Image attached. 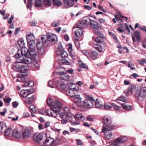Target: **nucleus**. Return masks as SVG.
Instances as JSON below:
<instances>
[{
    "mask_svg": "<svg viewBox=\"0 0 146 146\" xmlns=\"http://www.w3.org/2000/svg\"><path fill=\"white\" fill-rule=\"evenodd\" d=\"M47 104L51 108L46 110V114L48 116L56 117L61 110L62 105L61 102L58 101H54L50 98H47Z\"/></svg>",
    "mask_w": 146,
    "mask_h": 146,
    "instance_id": "1",
    "label": "nucleus"
},
{
    "mask_svg": "<svg viewBox=\"0 0 146 146\" xmlns=\"http://www.w3.org/2000/svg\"><path fill=\"white\" fill-rule=\"evenodd\" d=\"M45 35H43L41 37L42 41L39 40L37 41L36 46L37 48V52L38 54H42L44 51V47L46 44V38L44 37Z\"/></svg>",
    "mask_w": 146,
    "mask_h": 146,
    "instance_id": "2",
    "label": "nucleus"
},
{
    "mask_svg": "<svg viewBox=\"0 0 146 146\" xmlns=\"http://www.w3.org/2000/svg\"><path fill=\"white\" fill-rule=\"evenodd\" d=\"M104 124L106 125V127L103 126L102 132V133H105L106 131H111L114 129L116 126L112 124H111V120L109 118L104 117L103 118Z\"/></svg>",
    "mask_w": 146,
    "mask_h": 146,
    "instance_id": "3",
    "label": "nucleus"
},
{
    "mask_svg": "<svg viewBox=\"0 0 146 146\" xmlns=\"http://www.w3.org/2000/svg\"><path fill=\"white\" fill-rule=\"evenodd\" d=\"M46 133H41L39 134H35L33 136V139L34 141L36 143L38 142L41 145H44L46 146Z\"/></svg>",
    "mask_w": 146,
    "mask_h": 146,
    "instance_id": "4",
    "label": "nucleus"
},
{
    "mask_svg": "<svg viewBox=\"0 0 146 146\" xmlns=\"http://www.w3.org/2000/svg\"><path fill=\"white\" fill-rule=\"evenodd\" d=\"M85 98L86 100L81 102L80 105L82 106L85 108H91L93 106L95 100L92 97L88 95L85 96Z\"/></svg>",
    "mask_w": 146,
    "mask_h": 146,
    "instance_id": "5",
    "label": "nucleus"
},
{
    "mask_svg": "<svg viewBox=\"0 0 146 146\" xmlns=\"http://www.w3.org/2000/svg\"><path fill=\"white\" fill-rule=\"evenodd\" d=\"M46 36L47 40L48 41L52 42L54 44L57 43V38L56 35L51 33H46Z\"/></svg>",
    "mask_w": 146,
    "mask_h": 146,
    "instance_id": "6",
    "label": "nucleus"
},
{
    "mask_svg": "<svg viewBox=\"0 0 146 146\" xmlns=\"http://www.w3.org/2000/svg\"><path fill=\"white\" fill-rule=\"evenodd\" d=\"M23 56H22L19 57L18 58H17L18 63L29 64L32 62V61L30 58H28V57L24 58Z\"/></svg>",
    "mask_w": 146,
    "mask_h": 146,
    "instance_id": "7",
    "label": "nucleus"
},
{
    "mask_svg": "<svg viewBox=\"0 0 146 146\" xmlns=\"http://www.w3.org/2000/svg\"><path fill=\"white\" fill-rule=\"evenodd\" d=\"M29 52V57L28 58H30L32 60V59L35 60L38 58V55L36 54L35 48L30 49Z\"/></svg>",
    "mask_w": 146,
    "mask_h": 146,
    "instance_id": "8",
    "label": "nucleus"
},
{
    "mask_svg": "<svg viewBox=\"0 0 146 146\" xmlns=\"http://www.w3.org/2000/svg\"><path fill=\"white\" fill-rule=\"evenodd\" d=\"M135 89L136 87L135 85H131L129 87L127 90L126 92L124 90V93L127 96L131 95Z\"/></svg>",
    "mask_w": 146,
    "mask_h": 146,
    "instance_id": "9",
    "label": "nucleus"
},
{
    "mask_svg": "<svg viewBox=\"0 0 146 146\" xmlns=\"http://www.w3.org/2000/svg\"><path fill=\"white\" fill-rule=\"evenodd\" d=\"M89 25L90 27L93 29H99L101 26L100 24L96 21L94 20H91L90 21Z\"/></svg>",
    "mask_w": 146,
    "mask_h": 146,
    "instance_id": "10",
    "label": "nucleus"
},
{
    "mask_svg": "<svg viewBox=\"0 0 146 146\" xmlns=\"http://www.w3.org/2000/svg\"><path fill=\"white\" fill-rule=\"evenodd\" d=\"M29 50L25 47L21 48V50H19L18 52H20L21 55L23 56H24L25 57H29Z\"/></svg>",
    "mask_w": 146,
    "mask_h": 146,
    "instance_id": "11",
    "label": "nucleus"
},
{
    "mask_svg": "<svg viewBox=\"0 0 146 146\" xmlns=\"http://www.w3.org/2000/svg\"><path fill=\"white\" fill-rule=\"evenodd\" d=\"M132 37L133 41V42H136L135 38L137 40L139 41L140 40V32L139 31H136L134 33V34L132 35Z\"/></svg>",
    "mask_w": 146,
    "mask_h": 146,
    "instance_id": "12",
    "label": "nucleus"
},
{
    "mask_svg": "<svg viewBox=\"0 0 146 146\" xmlns=\"http://www.w3.org/2000/svg\"><path fill=\"white\" fill-rule=\"evenodd\" d=\"M85 54L86 55L87 57H90L91 59L93 60H96L97 58L98 53V52L95 51H93L91 53V54L89 55L87 52H86Z\"/></svg>",
    "mask_w": 146,
    "mask_h": 146,
    "instance_id": "13",
    "label": "nucleus"
},
{
    "mask_svg": "<svg viewBox=\"0 0 146 146\" xmlns=\"http://www.w3.org/2000/svg\"><path fill=\"white\" fill-rule=\"evenodd\" d=\"M58 114H59L62 119L61 121V123L62 124H64L67 122V116L65 114L63 113L62 112H61V110L58 111Z\"/></svg>",
    "mask_w": 146,
    "mask_h": 146,
    "instance_id": "14",
    "label": "nucleus"
},
{
    "mask_svg": "<svg viewBox=\"0 0 146 146\" xmlns=\"http://www.w3.org/2000/svg\"><path fill=\"white\" fill-rule=\"evenodd\" d=\"M59 74L60 75V78L64 80H68L70 78V76L66 72H59Z\"/></svg>",
    "mask_w": 146,
    "mask_h": 146,
    "instance_id": "15",
    "label": "nucleus"
},
{
    "mask_svg": "<svg viewBox=\"0 0 146 146\" xmlns=\"http://www.w3.org/2000/svg\"><path fill=\"white\" fill-rule=\"evenodd\" d=\"M61 112H62L68 117L70 116L71 114L70 111V108L68 107H65L62 109L61 108Z\"/></svg>",
    "mask_w": 146,
    "mask_h": 146,
    "instance_id": "16",
    "label": "nucleus"
},
{
    "mask_svg": "<svg viewBox=\"0 0 146 146\" xmlns=\"http://www.w3.org/2000/svg\"><path fill=\"white\" fill-rule=\"evenodd\" d=\"M54 139L49 137H47L46 135V146H53Z\"/></svg>",
    "mask_w": 146,
    "mask_h": 146,
    "instance_id": "17",
    "label": "nucleus"
},
{
    "mask_svg": "<svg viewBox=\"0 0 146 146\" xmlns=\"http://www.w3.org/2000/svg\"><path fill=\"white\" fill-rule=\"evenodd\" d=\"M92 39L97 43H101L103 42L104 40V38L102 36H99L95 38L92 37Z\"/></svg>",
    "mask_w": 146,
    "mask_h": 146,
    "instance_id": "18",
    "label": "nucleus"
},
{
    "mask_svg": "<svg viewBox=\"0 0 146 146\" xmlns=\"http://www.w3.org/2000/svg\"><path fill=\"white\" fill-rule=\"evenodd\" d=\"M21 133L17 129H15L13 131V136L18 139L21 137Z\"/></svg>",
    "mask_w": 146,
    "mask_h": 146,
    "instance_id": "19",
    "label": "nucleus"
},
{
    "mask_svg": "<svg viewBox=\"0 0 146 146\" xmlns=\"http://www.w3.org/2000/svg\"><path fill=\"white\" fill-rule=\"evenodd\" d=\"M127 138L126 137L122 136L117 138L115 140V142L117 143H121L126 141Z\"/></svg>",
    "mask_w": 146,
    "mask_h": 146,
    "instance_id": "20",
    "label": "nucleus"
},
{
    "mask_svg": "<svg viewBox=\"0 0 146 146\" xmlns=\"http://www.w3.org/2000/svg\"><path fill=\"white\" fill-rule=\"evenodd\" d=\"M140 97L142 100L143 98H145L146 97V87H144L140 90Z\"/></svg>",
    "mask_w": 146,
    "mask_h": 146,
    "instance_id": "21",
    "label": "nucleus"
},
{
    "mask_svg": "<svg viewBox=\"0 0 146 146\" xmlns=\"http://www.w3.org/2000/svg\"><path fill=\"white\" fill-rule=\"evenodd\" d=\"M27 76V75L26 74H18L17 76L18 78L16 79V81L24 82L25 81L24 78Z\"/></svg>",
    "mask_w": 146,
    "mask_h": 146,
    "instance_id": "22",
    "label": "nucleus"
},
{
    "mask_svg": "<svg viewBox=\"0 0 146 146\" xmlns=\"http://www.w3.org/2000/svg\"><path fill=\"white\" fill-rule=\"evenodd\" d=\"M7 129L6 124L3 122H0V132H4Z\"/></svg>",
    "mask_w": 146,
    "mask_h": 146,
    "instance_id": "23",
    "label": "nucleus"
},
{
    "mask_svg": "<svg viewBox=\"0 0 146 146\" xmlns=\"http://www.w3.org/2000/svg\"><path fill=\"white\" fill-rule=\"evenodd\" d=\"M58 62L60 65H70V63L69 61L65 59L62 58L61 60L59 59L58 60Z\"/></svg>",
    "mask_w": 146,
    "mask_h": 146,
    "instance_id": "24",
    "label": "nucleus"
},
{
    "mask_svg": "<svg viewBox=\"0 0 146 146\" xmlns=\"http://www.w3.org/2000/svg\"><path fill=\"white\" fill-rule=\"evenodd\" d=\"M34 98V96H31L30 97H27L26 98L25 102L27 104H30L33 102Z\"/></svg>",
    "mask_w": 146,
    "mask_h": 146,
    "instance_id": "25",
    "label": "nucleus"
},
{
    "mask_svg": "<svg viewBox=\"0 0 146 146\" xmlns=\"http://www.w3.org/2000/svg\"><path fill=\"white\" fill-rule=\"evenodd\" d=\"M20 94L23 98H27L30 95V94H29L28 91L23 90L21 92Z\"/></svg>",
    "mask_w": 146,
    "mask_h": 146,
    "instance_id": "26",
    "label": "nucleus"
},
{
    "mask_svg": "<svg viewBox=\"0 0 146 146\" xmlns=\"http://www.w3.org/2000/svg\"><path fill=\"white\" fill-rule=\"evenodd\" d=\"M23 136L24 138L29 137L31 135V131L28 129H26L23 132Z\"/></svg>",
    "mask_w": 146,
    "mask_h": 146,
    "instance_id": "27",
    "label": "nucleus"
},
{
    "mask_svg": "<svg viewBox=\"0 0 146 146\" xmlns=\"http://www.w3.org/2000/svg\"><path fill=\"white\" fill-rule=\"evenodd\" d=\"M27 41H31V40H35V38L34 35L32 33H30L27 35Z\"/></svg>",
    "mask_w": 146,
    "mask_h": 146,
    "instance_id": "28",
    "label": "nucleus"
},
{
    "mask_svg": "<svg viewBox=\"0 0 146 146\" xmlns=\"http://www.w3.org/2000/svg\"><path fill=\"white\" fill-rule=\"evenodd\" d=\"M76 26L77 28L79 29H81L86 27L82 20L79 21L76 24Z\"/></svg>",
    "mask_w": 146,
    "mask_h": 146,
    "instance_id": "29",
    "label": "nucleus"
},
{
    "mask_svg": "<svg viewBox=\"0 0 146 146\" xmlns=\"http://www.w3.org/2000/svg\"><path fill=\"white\" fill-rule=\"evenodd\" d=\"M57 82L59 83L56 86V87L58 89L63 90L65 88H66L65 85L63 83H61V80L58 81Z\"/></svg>",
    "mask_w": 146,
    "mask_h": 146,
    "instance_id": "30",
    "label": "nucleus"
},
{
    "mask_svg": "<svg viewBox=\"0 0 146 146\" xmlns=\"http://www.w3.org/2000/svg\"><path fill=\"white\" fill-rule=\"evenodd\" d=\"M74 0H64V4H66L69 7H71L74 4Z\"/></svg>",
    "mask_w": 146,
    "mask_h": 146,
    "instance_id": "31",
    "label": "nucleus"
},
{
    "mask_svg": "<svg viewBox=\"0 0 146 146\" xmlns=\"http://www.w3.org/2000/svg\"><path fill=\"white\" fill-rule=\"evenodd\" d=\"M29 45V49L35 48V40H31V41H27Z\"/></svg>",
    "mask_w": 146,
    "mask_h": 146,
    "instance_id": "32",
    "label": "nucleus"
},
{
    "mask_svg": "<svg viewBox=\"0 0 146 146\" xmlns=\"http://www.w3.org/2000/svg\"><path fill=\"white\" fill-rule=\"evenodd\" d=\"M52 2L53 5L57 7L60 6L62 4L61 0H52Z\"/></svg>",
    "mask_w": 146,
    "mask_h": 146,
    "instance_id": "33",
    "label": "nucleus"
},
{
    "mask_svg": "<svg viewBox=\"0 0 146 146\" xmlns=\"http://www.w3.org/2000/svg\"><path fill=\"white\" fill-rule=\"evenodd\" d=\"M13 131L10 129H7L5 131V136L11 137L13 136Z\"/></svg>",
    "mask_w": 146,
    "mask_h": 146,
    "instance_id": "34",
    "label": "nucleus"
},
{
    "mask_svg": "<svg viewBox=\"0 0 146 146\" xmlns=\"http://www.w3.org/2000/svg\"><path fill=\"white\" fill-rule=\"evenodd\" d=\"M75 118L76 119H78L82 121L85 119V117L81 114H77L75 117Z\"/></svg>",
    "mask_w": 146,
    "mask_h": 146,
    "instance_id": "35",
    "label": "nucleus"
},
{
    "mask_svg": "<svg viewBox=\"0 0 146 146\" xmlns=\"http://www.w3.org/2000/svg\"><path fill=\"white\" fill-rule=\"evenodd\" d=\"M34 85V83L33 81L26 82L24 83L23 86L25 87H32Z\"/></svg>",
    "mask_w": 146,
    "mask_h": 146,
    "instance_id": "36",
    "label": "nucleus"
},
{
    "mask_svg": "<svg viewBox=\"0 0 146 146\" xmlns=\"http://www.w3.org/2000/svg\"><path fill=\"white\" fill-rule=\"evenodd\" d=\"M28 67L26 65H21L20 71L22 73H25L27 71Z\"/></svg>",
    "mask_w": 146,
    "mask_h": 146,
    "instance_id": "37",
    "label": "nucleus"
},
{
    "mask_svg": "<svg viewBox=\"0 0 146 146\" xmlns=\"http://www.w3.org/2000/svg\"><path fill=\"white\" fill-rule=\"evenodd\" d=\"M91 20L88 18H84L82 20L83 24L86 27L88 24H89L90 21Z\"/></svg>",
    "mask_w": 146,
    "mask_h": 146,
    "instance_id": "38",
    "label": "nucleus"
},
{
    "mask_svg": "<svg viewBox=\"0 0 146 146\" xmlns=\"http://www.w3.org/2000/svg\"><path fill=\"white\" fill-rule=\"evenodd\" d=\"M75 34L76 36L79 37L82 35L83 31L81 29H77L75 31Z\"/></svg>",
    "mask_w": 146,
    "mask_h": 146,
    "instance_id": "39",
    "label": "nucleus"
},
{
    "mask_svg": "<svg viewBox=\"0 0 146 146\" xmlns=\"http://www.w3.org/2000/svg\"><path fill=\"white\" fill-rule=\"evenodd\" d=\"M81 98L80 97L79 95H77L74 97V101L75 102H79L80 103V104ZM80 105V104H79Z\"/></svg>",
    "mask_w": 146,
    "mask_h": 146,
    "instance_id": "40",
    "label": "nucleus"
},
{
    "mask_svg": "<svg viewBox=\"0 0 146 146\" xmlns=\"http://www.w3.org/2000/svg\"><path fill=\"white\" fill-rule=\"evenodd\" d=\"M60 54L62 57L64 58H66L68 56V54L64 50L60 51Z\"/></svg>",
    "mask_w": 146,
    "mask_h": 146,
    "instance_id": "41",
    "label": "nucleus"
},
{
    "mask_svg": "<svg viewBox=\"0 0 146 146\" xmlns=\"http://www.w3.org/2000/svg\"><path fill=\"white\" fill-rule=\"evenodd\" d=\"M19 46L21 48L25 47V43L23 39H20L18 42Z\"/></svg>",
    "mask_w": 146,
    "mask_h": 146,
    "instance_id": "42",
    "label": "nucleus"
},
{
    "mask_svg": "<svg viewBox=\"0 0 146 146\" xmlns=\"http://www.w3.org/2000/svg\"><path fill=\"white\" fill-rule=\"evenodd\" d=\"M66 94L68 96L71 97L74 96V92L71 89L66 91Z\"/></svg>",
    "mask_w": 146,
    "mask_h": 146,
    "instance_id": "43",
    "label": "nucleus"
},
{
    "mask_svg": "<svg viewBox=\"0 0 146 146\" xmlns=\"http://www.w3.org/2000/svg\"><path fill=\"white\" fill-rule=\"evenodd\" d=\"M29 109L30 111H31V113H35L37 111V109L35 106L33 105H30L29 107Z\"/></svg>",
    "mask_w": 146,
    "mask_h": 146,
    "instance_id": "44",
    "label": "nucleus"
},
{
    "mask_svg": "<svg viewBox=\"0 0 146 146\" xmlns=\"http://www.w3.org/2000/svg\"><path fill=\"white\" fill-rule=\"evenodd\" d=\"M95 106L97 108H99L102 106H103L102 104V103H101L99 100V99H97L95 102Z\"/></svg>",
    "mask_w": 146,
    "mask_h": 146,
    "instance_id": "45",
    "label": "nucleus"
},
{
    "mask_svg": "<svg viewBox=\"0 0 146 146\" xmlns=\"http://www.w3.org/2000/svg\"><path fill=\"white\" fill-rule=\"evenodd\" d=\"M122 106L123 109L125 110H128L131 108V106L130 105H127L125 104H121Z\"/></svg>",
    "mask_w": 146,
    "mask_h": 146,
    "instance_id": "46",
    "label": "nucleus"
},
{
    "mask_svg": "<svg viewBox=\"0 0 146 146\" xmlns=\"http://www.w3.org/2000/svg\"><path fill=\"white\" fill-rule=\"evenodd\" d=\"M21 65L17 64L13 66V69L16 71H20Z\"/></svg>",
    "mask_w": 146,
    "mask_h": 146,
    "instance_id": "47",
    "label": "nucleus"
},
{
    "mask_svg": "<svg viewBox=\"0 0 146 146\" xmlns=\"http://www.w3.org/2000/svg\"><path fill=\"white\" fill-rule=\"evenodd\" d=\"M42 5V2L41 0H36L35 5L36 7H40Z\"/></svg>",
    "mask_w": 146,
    "mask_h": 146,
    "instance_id": "48",
    "label": "nucleus"
},
{
    "mask_svg": "<svg viewBox=\"0 0 146 146\" xmlns=\"http://www.w3.org/2000/svg\"><path fill=\"white\" fill-rule=\"evenodd\" d=\"M94 48L100 52H102L100 45L97 44L94 45Z\"/></svg>",
    "mask_w": 146,
    "mask_h": 146,
    "instance_id": "49",
    "label": "nucleus"
},
{
    "mask_svg": "<svg viewBox=\"0 0 146 146\" xmlns=\"http://www.w3.org/2000/svg\"><path fill=\"white\" fill-rule=\"evenodd\" d=\"M60 142V140L58 138H56V139H54V141L53 143V146H56L59 145Z\"/></svg>",
    "mask_w": 146,
    "mask_h": 146,
    "instance_id": "50",
    "label": "nucleus"
},
{
    "mask_svg": "<svg viewBox=\"0 0 146 146\" xmlns=\"http://www.w3.org/2000/svg\"><path fill=\"white\" fill-rule=\"evenodd\" d=\"M79 67L82 68H85L87 69L88 68L87 66H86L85 64L81 62H79Z\"/></svg>",
    "mask_w": 146,
    "mask_h": 146,
    "instance_id": "51",
    "label": "nucleus"
},
{
    "mask_svg": "<svg viewBox=\"0 0 146 146\" xmlns=\"http://www.w3.org/2000/svg\"><path fill=\"white\" fill-rule=\"evenodd\" d=\"M140 91L137 90L136 91L135 94L134 96L137 98H138L139 100L141 99L140 97Z\"/></svg>",
    "mask_w": 146,
    "mask_h": 146,
    "instance_id": "52",
    "label": "nucleus"
},
{
    "mask_svg": "<svg viewBox=\"0 0 146 146\" xmlns=\"http://www.w3.org/2000/svg\"><path fill=\"white\" fill-rule=\"evenodd\" d=\"M48 86L51 88H54L55 86V82L52 80H50L48 82Z\"/></svg>",
    "mask_w": 146,
    "mask_h": 146,
    "instance_id": "53",
    "label": "nucleus"
},
{
    "mask_svg": "<svg viewBox=\"0 0 146 146\" xmlns=\"http://www.w3.org/2000/svg\"><path fill=\"white\" fill-rule=\"evenodd\" d=\"M138 62L139 64L143 65H144V63H146V60L145 58H143L141 60H138Z\"/></svg>",
    "mask_w": 146,
    "mask_h": 146,
    "instance_id": "54",
    "label": "nucleus"
},
{
    "mask_svg": "<svg viewBox=\"0 0 146 146\" xmlns=\"http://www.w3.org/2000/svg\"><path fill=\"white\" fill-rule=\"evenodd\" d=\"M117 100L125 102L126 101V99L124 97L121 96L117 98Z\"/></svg>",
    "mask_w": 146,
    "mask_h": 146,
    "instance_id": "55",
    "label": "nucleus"
},
{
    "mask_svg": "<svg viewBox=\"0 0 146 146\" xmlns=\"http://www.w3.org/2000/svg\"><path fill=\"white\" fill-rule=\"evenodd\" d=\"M111 105L112 107H113L115 110H118L121 108L120 106H117L113 103L111 104Z\"/></svg>",
    "mask_w": 146,
    "mask_h": 146,
    "instance_id": "56",
    "label": "nucleus"
},
{
    "mask_svg": "<svg viewBox=\"0 0 146 146\" xmlns=\"http://www.w3.org/2000/svg\"><path fill=\"white\" fill-rule=\"evenodd\" d=\"M106 131L105 133H105V136L108 139L110 138L112 136V133H106Z\"/></svg>",
    "mask_w": 146,
    "mask_h": 146,
    "instance_id": "57",
    "label": "nucleus"
},
{
    "mask_svg": "<svg viewBox=\"0 0 146 146\" xmlns=\"http://www.w3.org/2000/svg\"><path fill=\"white\" fill-rule=\"evenodd\" d=\"M104 109L106 110H108L111 109L112 108V106L106 104H105L104 105Z\"/></svg>",
    "mask_w": 146,
    "mask_h": 146,
    "instance_id": "58",
    "label": "nucleus"
},
{
    "mask_svg": "<svg viewBox=\"0 0 146 146\" xmlns=\"http://www.w3.org/2000/svg\"><path fill=\"white\" fill-rule=\"evenodd\" d=\"M94 33L98 35H101V33L100 31L98 30V29H93Z\"/></svg>",
    "mask_w": 146,
    "mask_h": 146,
    "instance_id": "59",
    "label": "nucleus"
},
{
    "mask_svg": "<svg viewBox=\"0 0 146 146\" xmlns=\"http://www.w3.org/2000/svg\"><path fill=\"white\" fill-rule=\"evenodd\" d=\"M100 46L102 52H103L106 49V45L105 44L103 43Z\"/></svg>",
    "mask_w": 146,
    "mask_h": 146,
    "instance_id": "60",
    "label": "nucleus"
},
{
    "mask_svg": "<svg viewBox=\"0 0 146 146\" xmlns=\"http://www.w3.org/2000/svg\"><path fill=\"white\" fill-rule=\"evenodd\" d=\"M14 16L13 15L11 16V17L9 18L8 20V22L9 24H11L12 22V21L13 20Z\"/></svg>",
    "mask_w": 146,
    "mask_h": 146,
    "instance_id": "61",
    "label": "nucleus"
},
{
    "mask_svg": "<svg viewBox=\"0 0 146 146\" xmlns=\"http://www.w3.org/2000/svg\"><path fill=\"white\" fill-rule=\"evenodd\" d=\"M58 49L60 51L63 50L61 43L60 42L58 45Z\"/></svg>",
    "mask_w": 146,
    "mask_h": 146,
    "instance_id": "62",
    "label": "nucleus"
},
{
    "mask_svg": "<svg viewBox=\"0 0 146 146\" xmlns=\"http://www.w3.org/2000/svg\"><path fill=\"white\" fill-rule=\"evenodd\" d=\"M59 24V22H54L51 24V25L53 27H56L58 26Z\"/></svg>",
    "mask_w": 146,
    "mask_h": 146,
    "instance_id": "63",
    "label": "nucleus"
},
{
    "mask_svg": "<svg viewBox=\"0 0 146 146\" xmlns=\"http://www.w3.org/2000/svg\"><path fill=\"white\" fill-rule=\"evenodd\" d=\"M18 103L17 102H14L12 103V106L13 108H16L18 105Z\"/></svg>",
    "mask_w": 146,
    "mask_h": 146,
    "instance_id": "64",
    "label": "nucleus"
}]
</instances>
